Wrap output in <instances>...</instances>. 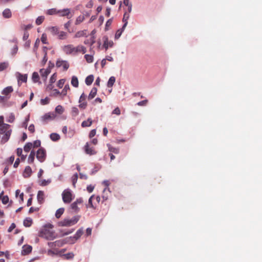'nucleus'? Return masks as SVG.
I'll return each mask as SVG.
<instances>
[{"mask_svg": "<svg viewBox=\"0 0 262 262\" xmlns=\"http://www.w3.org/2000/svg\"><path fill=\"white\" fill-rule=\"evenodd\" d=\"M127 24V23L126 22L125 24H124L122 28L121 29L117 30V31L116 32V34H115V36L116 39H118L121 36L122 32L124 30Z\"/></svg>", "mask_w": 262, "mask_h": 262, "instance_id": "4be33fe9", "label": "nucleus"}, {"mask_svg": "<svg viewBox=\"0 0 262 262\" xmlns=\"http://www.w3.org/2000/svg\"><path fill=\"white\" fill-rule=\"evenodd\" d=\"M29 115H28L26 118H25V121H24L23 123V126L25 128H27V124H28V122L29 121Z\"/></svg>", "mask_w": 262, "mask_h": 262, "instance_id": "680f3d73", "label": "nucleus"}, {"mask_svg": "<svg viewBox=\"0 0 262 262\" xmlns=\"http://www.w3.org/2000/svg\"><path fill=\"white\" fill-rule=\"evenodd\" d=\"M84 58L88 63H92L93 61V56L92 55L86 54Z\"/></svg>", "mask_w": 262, "mask_h": 262, "instance_id": "c03bdc74", "label": "nucleus"}, {"mask_svg": "<svg viewBox=\"0 0 262 262\" xmlns=\"http://www.w3.org/2000/svg\"><path fill=\"white\" fill-rule=\"evenodd\" d=\"M46 158V151L42 147L39 148L36 151V158L40 162H43Z\"/></svg>", "mask_w": 262, "mask_h": 262, "instance_id": "39448f33", "label": "nucleus"}, {"mask_svg": "<svg viewBox=\"0 0 262 262\" xmlns=\"http://www.w3.org/2000/svg\"><path fill=\"white\" fill-rule=\"evenodd\" d=\"M35 152L34 150H31L30 155H29L28 158V162L29 164H31L34 162L35 156Z\"/></svg>", "mask_w": 262, "mask_h": 262, "instance_id": "393cba45", "label": "nucleus"}, {"mask_svg": "<svg viewBox=\"0 0 262 262\" xmlns=\"http://www.w3.org/2000/svg\"><path fill=\"white\" fill-rule=\"evenodd\" d=\"M63 256L66 257V259H69L73 257L74 254L73 253H68L64 254Z\"/></svg>", "mask_w": 262, "mask_h": 262, "instance_id": "13d9d810", "label": "nucleus"}, {"mask_svg": "<svg viewBox=\"0 0 262 262\" xmlns=\"http://www.w3.org/2000/svg\"><path fill=\"white\" fill-rule=\"evenodd\" d=\"M82 203V199L81 198H79L76 200V201L73 202L71 205V209L74 211L75 212H77L79 210V208L77 207L78 204H80Z\"/></svg>", "mask_w": 262, "mask_h": 262, "instance_id": "4468645a", "label": "nucleus"}, {"mask_svg": "<svg viewBox=\"0 0 262 262\" xmlns=\"http://www.w3.org/2000/svg\"><path fill=\"white\" fill-rule=\"evenodd\" d=\"M70 13V10L69 9H60L58 10L57 14H59L60 16H68Z\"/></svg>", "mask_w": 262, "mask_h": 262, "instance_id": "6ab92c4d", "label": "nucleus"}, {"mask_svg": "<svg viewBox=\"0 0 262 262\" xmlns=\"http://www.w3.org/2000/svg\"><path fill=\"white\" fill-rule=\"evenodd\" d=\"M3 191L0 193V199L2 200L3 204H7L9 201V197L8 195H3Z\"/></svg>", "mask_w": 262, "mask_h": 262, "instance_id": "b1692460", "label": "nucleus"}, {"mask_svg": "<svg viewBox=\"0 0 262 262\" xmlns=\"http://www.w3.org/2000/svg\"><path fill=\"white\" fill-rule=\"evenodd\" d=\"M79 216H74L72 218L66 217L62 221L58 222L59 226L61 227H70L76 224L79 221Z\"/></svg>", "mask_w": 262, "mask_h": 262, "instance_id": "f03ea898", "label": "nucleus"}, {"mask_svg": "<svg viewBox=\"0 0 262 262\" xmlns=\"http://www.w3.org/2000/svg\"><path fill=\"white\" fill-rule=\"evenodd\" d=\"M104 39V43L103 47L105 49V50H107L108 48L113 47L114 45V42L112 40H108V38L106 37H103Z\"/></svg>", "mask_w": 262, "mask_h": 262, "instance_id": "f8f14e48", "label": "nucleus"}, {"mask_svg": "<svg viewBox=\"0 0 262 262\" xmlns=\"http://www.w3.org/2000/svg\"><path fill=\"white\" fill-rule=\"evenodd\" d=\"M57 35L59 39H64L67 37V33L63 31H59V33Z\"/></svg>", "mask_w": 262, "mask_h": 262, "instance_id": "ea45409f", "label": "nucleus"}, {"mask_svg": "<svg viewBox=\"0 0 262 262\" xmlns=\"http://www.w3.org/2000/svg\"><path fill=\"white\" fill-rule=\"evenodd\" d=\"M123 3L127 8L128 12L130 13L132 11V5L129 3V1H123Z\"/></svg>", "mask_w": 262, "mask_h": 262, "instance_id": "de8ad7c7", "label": "nucleus"}, {"mask_svg": "<svg viewBox=\"0 0 262 262\" xmlns=\"http://www.w3.org/2000/svg\"><path fill=\"white\" fill-rule=\"evenodd\" d=\"M97 89L96 88H93L90 93V94L88 96L89 99H93L97 94Z\"/></svg>", "mask_w": 262, "mask_h": 262, "instance_id": "bb28decb", "label": "nucleus"}, {"mask_svg": "<svg viewBox=\"0 0 262 262\" xmlns=\"http://www.w3.org/2000/svg\"><path fill=\"white\" fill-rule=\"evenodd\" d=\"M12 133V130L9 129L7 130L5 133L3 134V136L2 137L1 140V144H5L6 143L9 139H10L11 134Z\"/></svg>", "mask_w": 262, "mask_h": 262, "instance_id": "9d476101", "label": "nucleus"}, {"mask_svg": "<svg viewBox=\"0 0 262 262\" xmlns=\"http://www.w3.org/2000/svg\"><path fill=\"white\" fill-rule=\"evenodd\" d=\"M53 227V226L52 224H46L43 228L40 230L39 236L50 241L55 239L57 237V234L54 231L48 229V228L52 229Z\"/></svg>", "mask_w": 262, "mask_h": 262, "instance_id": "f257e3e1", "label": "nucleus"}, {"mask_svg": "<svg viewBox=\"0 0 262 262\" xmlns=\"http://www.w3.org/2000/svg\"><path fill=\"white\" fill-rule=\"evenodd\" d=\"M82 234V228H80L78 229V230L77 231L76 234L75 236L73 237H70L69 239L67 238L65 239L62 240H58L55 242V245H57L58 246H61L63 244L67 243H73L75 240L77 239V237L76 236V235H77L78 237H80L81 235Z\"/></svg>", "mask_w": 262, "mask_h": 262, "instance_id": "7ed1b4c3", "label": "nucleus"}, {"mask_svg": "<svg viewBox=\"0 0 262 262\" xmlns=\"http://www.w3.org/2000/svg\"><path fill=\"white\" fill-rule=\"evenodd\" d=\"M94 79V77L93 75H90L88 76L85 78V82L86 84H87L88 85H91L92 83V82H93Z\"/></svg>", "mask_w": 262, "mask_h": 262, "instance_id": "c756f323", "label": "nucleus"}, {"mask_svg": "<svg viewBox=\"0 0 262 262\" xmlns=\"http://www.w3.org/2000/svg\"><path fill=\"white\" fill-rule=\"evenodd\" d=\"M15 76L17 79V82L18 85H20V82H26L28 78V75L27 74H22L19 72H16L15 73Z\"/></svg>", "mask_w": 262, "mask_h": 262, "instance_id": "0eeeda50", "label": "nucleus"}, {"mask_svg": "<svg viewBox=\"0 0 262 262\" xmlns=\"http://www.w3.org/2000/svg\"><path fill=\"white\" fill-rule=\"evenodd\" d=\"M62 50L67 54H73V46L68 45L62 47Z\"/></svg>", "mask_w": 262, "mask_h": 262, "instance_id": "f3484780", "label": "nucleus"}, {"mask_svg": "<svg viewBox=\"0 0 262 262\" xmlns=\"http://www.w3.org/2000/svg\"><path fill=\"white\" fill-rule=\"evenodd\" d=\"M48 30L50 31L53 35H57L59 33V29L57 27H49Z\"/></svg>", "mask_w": 262, "mask_h": 262, "instance_id": "a878e982", "label": "nucleus"}, {"mask_svg": "<svg viewBox=\"0 0 262 262\" xmlns=\"http://www.w3.org/2000/svg\"><path fill=\"white\" fill-rule=\"evenodd\" d=\"M73 54H75L78 52H82V46H78L76 47H74L73 46Z\"/></svg>", "mask_w": 262, "mask_h": 262, "instance_id": "79ce46f5", "label": "nucleus"}, {"mask_svg": "<svg viewBox=\"0 0 262 262\" xmlns=\"http://www.w3.org/2000/svg\"><path fill=\"white\" fill-rule=\"evenodd\" d=\"M28 129L31 133H34L35 132V127L34 124H30L28 127Z\"/></svg>", "mask_w": 262, "mask_h": 262, "instance_id": "774afa93", "label": "nucleus"}, {"mask_svg": "<svg viewBox=\"0 0 262 262\" xmlns=\"http://www.w3.org/2000/svg\"><path fill=\"white\" fill-rule=\"evenodd\" d=\"M77 179H78V174L77 173H76L72 177V182H73V185H75L76 182H77Z\"/></svg>", "mask_w": 262, "mask_h": 262, "instance_id": "052dcab7", "label": "nucleus"}, {"mask_svg": "<svg viewBox=\"0 0 262 262\" xmlns=\"http://www.w3.org/2000/svg\"><path fill=\"white\" fill-rule=\"evenodd\" d=\"M94 196H92L90 198L89 200V203L88 204V207H92V208H94V206L92 204V200L94 199Z\"/></svg>", "mask_w": 262, "mask_h": 262, "instance_id": "338daca9", "label": "nucleus"}, {"mask_svg": "<svg viewBox=\"0 0 262 262\" xmlns=\"http://www.w3.org/2000/svg\"><path fill=\"white\" fill-rule=\"evenodd\" d=\"M45 19V17L43 16H38L35 21V23L37 25H41Z\"/></svg>", "mask_w": 262, "mask_h": 262, "instance_id": "a19ab883", "label": "nucleus"}, {"mask_svg": "<svg viewBox=\"0 0 262 262\" xmlns=\"http://www.w3.org/2000/svg\"><path fill=\"white\" fill-rule=\"evenodd\" d=\"M64 211V208H60L57 209L55 213V216L56 218L59 219L61 217V215L63 213Z\"/></svg>", "mask_w": 262, "mask_h": 262, "instance_id": "72a5a7b5", "label": "nucleus"}, {"mask_svg": "<svg viewBox=\"0 0 262 262\" xmlns=\"http://www.w3.org/2000/svg\"><path fill=\"white\" fill-rule=\"evenodd\" d=\"M37 199L38 202L41 204L43 203L45 199V193L43 191L39 190L38 191L37 194Z\"/></svg>", "mask_w": 262, "mask_h": 262, "instance_id": "dca6fc26", "label": "nucleus"}, {"mask_svg": "<svg viewBox=\"0 0 262 262\" xmlns=\"http://www.w3.org/2000/svg\"><path fill=\"white\" fill-rule=\"evenodd\" d=\"M40 39H41V41L42 42V43H43V44H48V42L47 41V35H46V34L43 33L41 35V37Z\"/></svg>", "mask_w": 262, "mask_h": 262, "instance_id": "8fccbe9b", "label": "nucleus"}, {"mask_svg": "<svg viewBox=\"0 0 262 262\" xmlns=\"http://www.w3.org/2000/svg\"><path fill=\"white\" fill-rule=\"evenodd\" d=\"M50 139L53 141H57L59 140L60 139L59 135L57 133H54L51 134L50 135Z\"/></svg>", "mask_w": 262, "mask_h": 262, "instance_id": "2f4dec72", "label": "nucleus"}, {"mask_svg": "<svg viewBox=\"0 0 262 262\" xmlns=\"http://www.w3.org/2000/svg\"><path fill=\"white\" fill-rule=\"evenodd\" d=\"M62 198L64 203H70L73 200L71 190L69 188L65 189L62 193Z\"/></svg>", "mask_w": 262, "mask_h": 262, "instance_id": "20e7f679", "label": "nucleus"}, {"mask_svg": "<svg viewBox=\"0 0 262 262\" xmlns=\"http://www.w3.org/2000/svg\"><path fill=\"white\" fill-rule=\"evenodd\" d=\"M51 179H48L47 180L43 179L39 181L38 184L40 186H46L50 184Z\"/></svg>", "mask_w": 262, "mask_h": 262, "instance_id": "c85d7f7f", "label": "nucleus"}, {"mask_svg": "<svg viewBox=\"0 0 262 262\" xmlns=\"http://www.w3.org/2000/svg\"><path fill=\"white\" fill-rule=\"evenodd\" d=\"M10 125L8 124H2L0 126V134H3L5 133L7 130L10 129Z\"/></svg>", "mask_w": 262, "mask_h": 262, "instance_id": "a211bd4d", "label": "nucleus"}, {"mask_svg": "<svg viewBox=\"0 0 262 262\" xmlns=\"http://www.w3.org/2000/svg\"><path fill=\"white\" fill-rule=\"evenodd\" d=\"M79 113V110L77 106H73L72 108L71 115L73 119H75L76 117L78 116Z\"/></svg>", "mask_w": 262, "mask_h": 262, "instance_id": "412c9836", "label": "nucleus"}, {"mask_svg": "<svg viewBox=\"0 0 262 262\" xmlns=\"http://www.w3.org/2000/svg\"><path fill=\"white\" fill-rule=\"evenodd\" d=\"M51 70L50 68H47L46 69H40V73L42 78H43L44 81H46L47 77L48 75L50 73Z\"/></svg>", "mask_w": 262, "mask_h": 262, "instance_id": "ddd939ff", "label": "nucleus"}, {"mask_svg": "<svg viewBox=\"0 0 262 262\" xmlns=\"http://www.w3.org/2000/svg\"><path fill=\"white\" fill-rule=\"evenodd\" d=\"M32 219L31 217H26L23 222V225L26 227H29L32 224Z\"/></svg>", "mask_w": 262, "mask_h": 262, "instance_id": "5701e85b", "label": "nucleus"}, {"mask_svg": "<svg viewBox=\"0 0 262 262\" xmlns=\"http://www.w3.org/2000/svg\"><path fill=\"white\" fill-rule=\"evenodd\" d=\"M13 89L12 86H8L4 88L2 91V94L4 95L7 99H10L11 93L13 92Z\"/></svg>", "mask_w": 262, "mask_h": 262, "instance_id": "1a4fd4ad", "label": "nucleus"}, {"mask_svg": "<svg viewBox=\"0 0 262 262\" xmlns=\"http://www.w3.org/2000/svg\"><path fill=\"white\" fill-rule=\"evenodd\" d=\"M109 151L114 154H117L119 152V149L112 146L110 144H107Z\"/></svg>", "mask_w": 262, "mask_h": 262, "instance_id": "e433bc0d", "label": "nucleus"}, {"mask_svg": "<svg viewBox=\"0 0 262 262\" xmlns=\"http://www.w3.org/2000/svg\"><path fill=\"white\" fill-rule=\"evenodd\" d=\"M9 63L8 62H3L0 63V72L6 69L8 67Z\"/></svg>", "mask_w": 262, "mask_h": 262, "instance_id": "a18cd8bd", "label": "nucleus"}, {"mask_svg": "<svg viewBox=\"0 0 262 262\" xmlns=\"http://www.w3.org/2000/svg\"><path fill=\"white\" fill-rule=\"evenodd\" d=\"M39 210V208H38V207L35 208V207H31L29 209V213H32L33 212H35V211H38Z\"/></svg>", "mask_w": 262, "mask_h": 262, "instance_id": "69168bd1", "label": "nucleus"}, {"mask_svg": "<svg viewBox=\"0 0 262 262\" xmlns=\"http://www.w3.org/2000/svg\"><path fill=\"white\" fill-rule=\"evenodd\" d=\"M32 79L34 83L39 82V76L37 72H34L33 73Z\"/></svg>", "mask_w": 262, "mask_h": 262, "instance_id": "473e14b6", "label": "nucleus"}, {"mask_svg": "<svg viewBox=\"0 0 262 262\" xmlns=\"http://www.w3.org/2000/svg\"><path fill=\"white\" fill-rule=\"evenodd\" d=\"M56 117V115L54 113H48L45 114L42 117V119L43 120H46L48 119L53 120Z\"/></svg>", "mask_w": 262, "mask_h": 262, "instance_id": "2eb2a0df", "label": "nucleus"}, {"mask_svg": "<svg viewBox=\"0 0 262 262\" xmlns=\"http://www.w3.org/2000/svg\"><path fill=\"white\" fill-rule=\"evenodd\" d=\"M18 51V47L16 44L15 45V46L13 47L11 50V53L12 55H15Z\"/></svg>", "mask_w": 262, "mask_h": 262, "instance_id": "bf43d9fd", "label": "nucleus"}, {"mask_svg": "<svg viewBox=\"0 0 262 262\" xmlns=\"http://www.w3.org/2000/svg\"><path fill=\"white\" fill-rule=\"evenodd\" d=\"M32 173V169L30 166H27L25 167L23 172V176L25 178L29 177Z\"/></svg>", "mask_w": 262, "mask_h": 262, "instance_id": "aec40b11", "label": "nucleus"}, {"mask_svg": "<svg viewBox=\"0 0 262 262\" xmlns=\"http://www.w3.org/2000/svg\"><path fill=\"white\" fill-rule=\"evenodd\" d=\"M3 16L6 18H9L12 16V13L9 9H6L3 12Z\"/></svg>", "mask_w": 262, "mask_h": 262, "instance_id": "cd10ccee", "label": "nucleus"}, {"mask_svg": "<svg viewBox=\"0 0 262 262\" xmlns=\"http://www.w3.org/2000/svg\"><path fill=\"white\" fill-rule=\"evenodd\" d=\"M120 110L118 107L115 108L113 111L112 112L113 114H116L117 115H119L120 114Z\"/></svg>", "mask_w": 262, "mask_h": 262, "instance_id": "e2e57ef3", "label": "nucleus"}, {"mask_svg": "<svg viewBox=\"0 0 262 262\" xmlns=\"http://www.w3.org/2000/svg\"><path fill=\"white\" fill-rule=\"evenodd\" d=\"M57 12H58V10L56 9L52 8V9H48L47 10V13L48 15H54L55 14H57Z\"/></svg>", "mask_w": 262, "mask_h": 262, "instance_id": "49530a36", "label": "nucleus"}, {"mask_svg": "<svg viewBox=\"0 0 262 262\" xmlns=\"http://www.w3.org/2000/svg\"><path fill=\"white\" fill-rule=\"evenodd\" d=\"M70 90V86L69 84H66L63 89L62 90V91L60 93V97L62 98L63 97L65 96L67 94V92L68 90Z\"/></svg>", "mask_w": 262, "mask_h": 262, "instance_id": "7c9ffc66", "label": "nucleus"}, {"mask_svg": "<svg viewBox=\"0 0 262 262\" xmlns=\"http://www.w3.org/2000/svg\"><path fill=\"white\" fill-rule=\"evenodd\" d=\"M56 66L57 68L62 67L64 71H67L69 68V63L67 60L58 59L56 62Z\"/></svg>", "mask_w": 262, "mask_h": 262, "instance_id": "423d86ee", "label": "nucleus"}, {"mask_svg": "<svg viewBox=\"0 0 262 262\" xmlns=\"http://www.w3.org/2000/svg\"><path fill=\"white\" fill-rule=\"evenodd\" d=\"M57 75L56 73H54L50 78V83H53L56 80Z\"/></svg>", "mask_w": 262, "mask_h": 262, "instance_id": "603ef678", "label": "nucleus"}, {"mask_svg": "<svg viewBox=\"0 0 262 262\" xmlns=\"http://www.w3.org/2000/svg\"><path fill=\"white\" fill-rule=\"evenodd\" d=\"M32 146H33V144L32 143H31V142L27 143L24 147V151L25 152H29L30 151V150L31 149V148L32 147Z\"/></svg>", "mask_w": 262, "mask_h": 262, "instance_id": "4c0bfd02", "label": "nucleus"}, {"mask_svg": "<svg viewBox=\"0 0 262 262\" xmlns=\"http://www.w3.org/2000/svg\"><path fill=\"white\" fill-rule=\"evenodd\" d=\"M71 84L74 87H75V88L78 87V78L76 76H72V80H71Z\"/></svg>", "mask_w": 262, "mask_h": 262, "instance_id": "f704fd0d", "label": "nucleus"}, {"mask_svg": "<svg viewBox=\"0 0 262 262\" xmlns=\"http://www.w3.org/2000/svg\"><path fill=\"white\" fill-rule=\"evenodd\" d=\"M92 123V120L91 119H88L86 121H83V127L84 126H90Z\"/></svg>", "mask_w": 262, "mask_h": 262, "instance_id": "3c124183", "label": "nucleus"}, {"mask_svg": "<svg viewBox=\"0 0 262 262\" xmlns=\"http://www.w3.org/2000/svg\"><path fill=\"white\" fill-rule=\"evenodd\" d=\"M33 144V147H38L40 146L41 142L39 140H37L34 141Z\"/></svg>", "mask_w": 262, "mask_h": 262, "instance_id": "6e6d98bb", "label": "nucleus"}, {"mask_svg": "<svg viewBox=\"0 0 262 262\" xmlns=\"http://www.w3.org/2000/svg\"><path fill=\"white\" fill-rule=\"evenodd\" d=\"M22 250L21 254L22 255H26L31 252L32 247L31 246L29 245H25L22 247Z\"/></svg>", "mask_w": 262, "mask_h": 262, "instance_id": "9b49d317", "label": "nucleus"}, {"mask_svg": "<svg viewBox=\"0 0 262 262\" xmlns=\"http://www.w3.org/2000/svg\"><path fill=\"white\" fill-rule=\"evenodd\" d=\"M85 152L90 155H94L97 154V151L93 146H91L90 144L87 143L84 146Z\"/></svg>", "mask_w": 262, "mask_h": 262, "instance_id": "6e6552de", "label": "nucleus"}, {"mask_svg": "<svg viewBox=\"0 0 262 262\" xmlns=\"http://www.w3.org/2000/svg\"><path fill=\"white\" fill-rule=\"evenodd\" d=\"M84 42L85 44L92 45L95 42V38L93 36L91 35L88 39L84 41Z\"/></svg>", "mask_w": 262, "mask_h": 262, "instance_id": "c9c22d12", "label": "nucleus"}, {"mask_svg": "<svg viewBox=\"0 0 262 262\" xmlns=\"http://www.w3.org/2000/svg\"><path fill=\"white\" fill-rule=\"evenodd\" d=\"M15 120V116L13 113L10 114L7 120V121L9 123H12L14 122Z\"/></svg>", "mask_w": 262, "mask_h": 262, "instance_id": "09e8293b", "label": "nucleus"}, {"mask_svg": "<svg viewBox=\"0 0 262 262\" xmlns=\"http://www.w3.org/2000/svg\"><path fill=\"white\" fill-rule=\"evenodd\" d=\"M50 99L48 97H46L45 99H42L40 100V103L42 105H46L49 103Z\"/></svg>", "mask_w": 262, "mask_h": 262, "instance_id": "864d4df0", "label": "nucleus"}, {"mask_svg": "<svg viewBox=\"0 0 262 262\" xmlns=\"http://www.w3.org/2000/svg\"><path fill=\"white\" fill-rule=\"evenodd\" d=\"M29 32L27 31H25V32L24 33L23 37V39L24 40H27L29 37Z\"/></svg>", "mask_w": 262, "mask_h": 262, "instance_id": "0e129e2a", "label": "nucleus"}, {"mask_svg": "<svg viewBox=\"0 0 262 262\" xmlns=\"http://www.w3.org/2000/svg\"><path fill=\"white\" fill-rule=\"evenodd\" d=\"M60 93L58 90L57 89H54L53 91V93L50 94V96H57L58 95L60 96Z\"/></svg>", "mask_w": 262, "mask_h": 262, "instance_id": "5fc2aeb1", "label": "nucleus"}, {"mask_svg": "<svg viewBox=\"0 0 262 262\" xmlns=\"http://www.w3.org/2000/svg\"><path fill=\"white\" fill-rule=\"evenodd\" d=\"M63 111H64V109H63V107L60 105H57L55 108V112H56V113H58V114H62Z\"/></svg>", "mask_w": 262, "mask_h": 262, "instance_id": "37998d69", "label": "nucleus"}, {"mask_svg": "<svg viewBox=\"0 0 262 262\" xmlns=\"http://www.w3.org/2000/svg\"><path fill=\"white\" fill-rule=\"evenodd\" d=\"M64 82H65V80L64 79L59 80L57 83V86L59 87V88H62V86H63V84L64 83Z\"/></svg>", "mask_w": 262, "mask_h": 262, "instance_id": "4d7b16f0", "label": "nucleus"}, {"mask_svg": "<svg viewBox=\"0 0 262 262\" xmlns=\"http://www.w3.org/2000/svg\"><path fill=\"white\" fill-rule=\"evenodd\" d=\"M116 79L115 77L114 76H112L110 78L108 82H107V86L108 88H111L114 85Z\"/></svg>", "mask_w": 262, "mask_h": 262, "instance_id": "58836bf2", "label": "nucleus"}]
</instances>
